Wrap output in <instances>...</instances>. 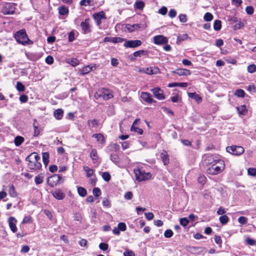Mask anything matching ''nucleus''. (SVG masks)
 <instances>
[{
	"label": "nucleus",
	"instance_id": "obj_50",
	"mask_svg": "<svg viewBox=\"0 0 256 256\" xmlns=\"http://www.w3.org/2000/svg\"><path fill=\"white\" fill-rule=\"evenodd\" d=\"M173 232L171 230H167L164 232V236L166 238H170L173 236Z\"/></svg>",
	"mask_w": 256,
	"mask_h": 256
},
{
	"label": "nucleus",
	"instance_id": "obj_60",
	"mask_svg": "<svg viewBox=\"0 0 256 256\" xmlns=\"http://www.w3.org/2000/svg\"><path fill=\"white\" fill-rule=\"evenodd\" d=\"M144 214L146 218L148 220H152L154 218V214L151 212H146Z\"/></svg>",
	"mask_w": 256,
	"mask_h": 256
},
{
	"label": "nucleus",
	"instance_id": "obj_16",
	"mask_svg": "<svg viewBox=\"0 0 256 256\" xmlns=\"http://www.w3.org/2000/svg\"><path fill=\"white\" fill-rule=\"evenodd\" d=\"M125 40V39L120 37H106L104 40V42H110L112 43L122 42Z\"/></svg>",
	"mask_w": 256,
	"mask_h": 256
},
{
	"label": "nucleus",
	"instance_id": "obj_9",
	"mask_svg": "<svg viewBox=\"0 0 256 256\" xmlns=\"http://www.w3.org/2000/svg\"><path fill=\"white\" fill-rule=\"evenodd\" d=\"M92 18L95 20L96 26H100L102 22V20H106V17L104 11H100L93 14Z\"/></svg>",
	"mask_w": 256,
	"mask_h": 256
},
{
	"label": "nucleus",
	"instance_id": "obj_61",
	"mask_svg": "<svg viewBox=\"0 0 256 256\" xmlns=\"http://www.w3.org/2000/svg\"><path fill=\"white\" fill-rule=\"evenodd\" d=\"M178 18L180 21L182 22H186L187 21L186 16L184 14H180Z\"/></svg>",
	"mask_w": 256,
	"mask_h": 256
},
{
	"label": "nucleus",
	"instance_id": "obj_5",
	"mask_svg": "<svg viewBox=\"0 0 256 256\" xmlns=\"http://www.w3.org/2000/svg\"><path fill=\"white\" fill-rule=\"evenodd\" d=\"M94 96L96 99L102 98L104 100H108L112 98L114 96L111 90L106 88H101L96 92Z\"/></svg>",
	"mask_w": 256,
	"mask_h": 256
},
{
	"label": "nucleus",
	"instance_id": "obj_56",
	"mask_svg": "<svg viewBox=\"0 0 256 256\" xmlns=\"http://www.w3.org/2000/svg\"><path fill=\"white\" fill-rule=\"evenodd\" d=\"M45 62L48 64H52L54 63V58L51 56H48L45 59Z\"/></svg>",
	"mask_w": 256,
	"mask_h": 256
},
{
	"label": "nucleus",
	"instance_id": "obj_25",
	"mask_svg": "<svg viewBox=\"0 0 256 256\" xmlns=\"http://www.w3.org/2000/svg\"><path fill=\"white\" fill-rule=\"evenodd\" d=\"M93 70V66L91 65H88L84 67L81 70H80V74L82 75H84L86 74H88L90 72Z\"/></svg>",
	"mask_w": 256,
	"mask_h": 256
},
{
	"label": "nucleus",
	"instance_id": "obj_7",
	"mask_svg": "<svg viewBox=\"0 0 256 256\" xmlns=\"http://www.w3.org/2000/svg\"><path fill=\"white\" fill-rule=\"evenodd\" d=\"M62 176L60 174H54L47 178V184L51 188H54L60 183Z\"/></svg>",
	"mask_w": 256,
	"mask_h": 256
},
{
	"label": "nucleus",
	"instance_id": "obj_17",
	"mask_svg": "<svg viewBox=\"0 0 256 256\" xmlns=\"http://www.w3.org/2000/svg\"><path fill=\"white\" fill-rule=\"evenodd\" d=\"M172 73L176 74L180 76H189L191 74L190 70L186 68H178L171 72Z\"/></svg>",
	"mask_w": 256,
	"mask_h": 256
},
{
	"label": "nucleus",
	"instance_id": "obj_1",
	"mask_svg": "<svg viewBox=\"0 0 256 256\" xmlns=\"http://www.w3.org/2000/svg\"><path fill=\"white\" fill-rule=\"evenodd\" d=\"M209 164L212 166L209 168V174H217L221 172L225 168L224 161L218 154H213L209 156Z\"/></svg>",
	"mask_w": 256,
	"mask_h": 256
},
{
	"label": "nucleus",
	"instance_id": "obj_55",
	"mask_svg": "<svg viewBox=\"0 0 256 256\" xmlns=\"http://www.w3.org/2000/svg\"><path fill=\"white\" fill-rule=\"evenodd\" d=\"M154 70H158V68H146V70H145V72L146 74H155V72L154 71Z\"/></svg>",
	"mask_w": 256,
	"mask_h": 256
},
{
	"label": "nucleus",
	"instance_id": "obj_34",
	"mask_svg": "<svg viewBox=\"0 0 256 256\" xmlns=\"http://www.w3.org/2000/svg\"><path fill=\"white\" fill-rule=\"evenodd\" d=\"M78 194L82 197H84L87 194V191L86 189L82 186L78 187Z\"/></svg>",
	"mask_w": 256,
	"mask_h": 256
},
{
	"label": "nucleus",
	"instance_id": "obj_6",
	"mask_svg": "<svg viewBox=\"0 0 256 256\" xmlns=\"http://www.w3.org/2000/svg\"><path fill=\"white\" fill-rule=\"evenodd\" d=\"M226 150L228 152L234 156H240L244 152V148L241 146H227Z\"/></svg>",
	"mask_w": 256,
	"mask_h": 256
},
{
	"label": "nucleus",
	"instance_id": "obj_44",
	"mask_svg": "<svg viewBox=\"0 0 256 256\" xmlns=\"http://www.w3.org/2000/svg\"><path fill=\"white\" fill-rule=\"evenodd\" d=\"M43 178L44 177L41 174H38V176H36L34 178V182L36 184H40L43 182Z\"/></svg>",
	"mask_w": 256,
	"mask_h": 256
},
{
	"label": "nucleus",
	"instance_id": "obj_64",
	"mask_svg": "<svg viewBox=\"0 0 256 256\" xmlns=\"http://www.w3.org/2000/svg\"><path fill=\"white\" fill-rule=\"evenodd\" d=\"M176 11L174 9H170L168 12V16L171 18L176 17Z\"/></svg>",
	"mask_w": 256,
	"mask_h": 256
},
{
	"label": "nucleus",
	"instance_id": "obj_22",
	"mask_svg": "<svg viewBox=\"0 0 256 256\" xmlns=\"http://www.w3.org/2000/svg\"><path fill=\"white\" fill-rule=\"evenodd\" d=\"M188 96L190 98L194 99L198 104L200 103L202 101V98L196 92H188Z\"/></svg>",
	"mask_w": 256,
	"mask_h": 256
},
{
	"label": "nucleus",
	"instance_id": "obj_57",
	"mask_svg": "<svg viewBox=\"0 0 256 256\" xmlns=\"http://www.w3.org/2000/svg\"><path fill=\"white\" fill-rule=\"evenodd\" d=\"M19 99L22 103H25L28 100V96L26 94H22L20 96Z\"/></svg>",
	"mask_w": 256,
	"mask_h": 256
},
{
	"label": "nucleus",
	"instance_id": "obj_13",
	"mask_svg": "<svg viewBox=\"0 0 256 256\" xmlns=\"http://www.w3.org/2000/svg\"><path fill=\"white\" fill-rule=\"evenodd\" d=\"M140 98L144 102L149 104L156 103V100L152 98L151 94L148 92H142L140 94Z\"/></svg>",
	"mask_w": 256,
	"mask_h": 256
},
{
	"label": "nucleus",
	"instance_id": "obj_49",
	"mask_svg": "<svg viewBox=\"0 0 256 256\" xmlns=\"http://www.w3.org/2000/svg\"><path fill=\"white\" fill-rule=\"evenodd\" d=\"M225 60L228 64H235L236 63V60L234 58L228 56L225 58Z\"/></svg>",
	"mask_w": 256,
	"mask_h": 256
},
{
	"label": "nucleus",
	"instance_id": "obj_2",
	"mask_svg": "<svg viewBox=\"0 0 256 256\" xmlns=\"http://www.w3.org/2000/svg\"><path fill=\"white\" fill-rule=\"evenodd\" d=\"M28 162L27 168L30 172H34L42 168L40 157L37 152H32L26 158Z\"/></svg>",
	"mask_w": 256,
	"mask_h": 256
},
{
	"label": "nucleus",
	"instance_id": "obj_4",
	"mask_svg": "<svg viewBox=\"0 0 256 256\" xmlns=\"http://www.w3.org/2000/svg\"><path fill=\"white\" fill-rule=\"evenodd\" d=\"M136 180L138 182L145 181L150 180L152 175L150 172H146L142 168L137 167L134 170Z\"/></svg>",
	"mask_w": 256,
	"mask_h": 256
},
{
	"label": "nucleus",
	"instance_id": "obj_52",
	"mask_svg": "<svg viewBox=\"0 0 256 256\" xmlns=\"http://www.w3.org/2000/svg\"><path fill=\"white\" fill-rule=\"evenodd\" d=\"M100 248L102 250H106L108 248V245L106 243L101 242L99 244Z\"/></svg>",
	"mask_w": 256,
	"mask_h": 256
},
{
	"label": "nucleus",
	"instance_id": "obj_35",
	"mask_svg": "<svg viewBox=\"0 0 256 256\" xmlns=\"http://www.w3.org/2000/svg\"><path fill=\"white\" fill-rule=\"evenodd\" d=\"M9 194L12 197H16L18 196V193L15 190V188L13 184H12L9 187L8 190Z\"/></svg>",
	"mask_w": 256,
	"mask_h": 256
},
{
	"label": "nucleus",
	"instance_id": "obj_62",
	"mask_svg": "<svg viewBox=\"0 0 256 256\" xmlns=\"http://www.w3.org/2000/svg\"><path fill=\"white\" fill-rule=\"evenodd\" d=\"M248 174L250 176H256V168H249L248 170Z\"/></svg>",
	"mask_w": 256,
	"mask_h": 256
},
{
	"label": "nucleus",
	"instance_id": "obj_21",
	"mask_svg": "<svg viewBox=\"0 0 256 256\" xmlns=\"http://www.w3.org/2000/svg\"><path fill=\"white\" fill-rule=\"evenodd\" d=\"M90 157L92 160L93 164H96L98 162L99 158L97 150L96 149L94 148L92 150L90 153Z\"/></svg>",
	"mask_w": 256,
	"mask_h": 256
},
{
	"label": "nucleus",
	"instance_id": "obj_32",
	"mask_svg": "<svg viewBox=\"0 0 256 256\" xmlns=\"http://www.w3.org/2000/svg\"><path fill=\"white\" fill-rule=\"evenodd\" d=\"M144 6V2L141 0H136L134 4V8L138 10H142Z\"/></svg>",
	"mask_w": 256,
	"mask_h": 256
},
{
	"label": "nucleus",
	"instance_id": "obj_46",
	"mask_svg": "<svg viewBox=\"0 0 256 256\" xmlns=\"http://www.w3.org/2000/svg\"><path fill=\"white\" fill-rule=\"evenodd\" d=\"M248 71L252 74L256 72V66L254 64H251L248 66Z\"/></svg>",
	"mask_w": 256,
	"mask_h": 256
},
{
	"label": "nucleus",
	"instance_id": "obj_29",
	"mask_svg": "<svg viewBox=\"0 0 256 256\" xmlns=\"http://www.w3.org/2000/svg\"><path fill=\"white\" fill-rule=\"evenodd\" d=\"M148 52L146 50H140L136 51L133 53V55L134 57H140L142 56H148Z\"/></svg>",
	"mask_w": 256,
	"mask_h": 256
},
{
	"label": "nucleus",
	"instance_id": "obj_39",
	"mask_svg": "<svg viewBox=\"0 0 256 256\" xmlns=\"http://www.w3.org/2000/svg\"><path fill=\"white\" fill-rule=\"evenodd\" d=\"M244 94L245 92L242 89H238L234 92V95L239 98H244Z\"/></svg>",
	"mask_w": 256,
	"mask_h": 256
},
{
	"label": "nucleus",
	"instance_id": "obj_33",
	"mask_svg": "<svg viewBox=\"0 0 256 256\" xmlns=\"http://www.w3.org/2000/svg\"><path fill=\"white\" fill-rule=\"evenodd\" d=\"M42 156L44 164L45 165V166H46L49 162V153L48 152H43Z\"/></svg>",
	"mask_w": 256,
	"mask_h": 256
},
{
	"label": "nucleus",
	"instance_id": "obj_3",
	"mask_svg": "<svg viewBox=\"0 0 256 256\" xmlns=\"http://www.w3.org/2000/svg\"><path fill=\"white\" fill-rule=\"evenodd\" d=\"M14 38L18 43L23 46L32 45L34 44L28 36L25 29H22L17 31L14 36Z\"/></svg>",
	"mask_w": 256,
	"mask_h": 256
},
{
	"label": "nucleus",
	"instance_id": "obj_8",
	"mask_svg": "<svg viewBox=\"0 0 256 256\" xmlns=\"http://www.w3.org/2000/svg\"><path fill=\"white\" fill-rule=\"evenodd\" d=\"M16 4L14 3L6 2L2 10V12L4 15L13 14L16 10Z\"/></svg>",
	"mask_w": 256,
	"mask_h": 256
},
{
	"label": "nucleus",
	"instance_id": "obj_63",
	"mask_svg": "<svg viewBox=\"0 0 256 256\" xmlns=\"http://www.w3.org/2000/svg\"><path fill=\"white\" fill-rule=\"evenodd\" d=\"M82 219V214L80 213L77 212L74 214V220L80 221Z\"/></svg>",
	"mask_w": 256,
	"mask_h": 256
},
{
	"label": "nucleus",
	"instance_id": "obj_24",
	"mask_svg": "<svg viewBox=\"0 0 256 256\" xmlns=\"http://www.w3.org/2000/svg\"><path fill=\"white\" fill-rule=\"evenodd\" d=\"M83 170L86 172V176L87 178H90L94 175V170L88 166H84Z\"/></svg>",
	"mask_w": 256,
	"mask_h": 256
},
{
	"label": "nucleus",
	"instance_id": "obj_47",
	"mask_svg": "<svg viewBox=\"0 0 256 256\" xmlns=\"http://www.w3.org/2000/svg\"><path fill=\"white\" fill-rule=\"evenodd\" d=\"M188 222L189 221L186 218H180V223L183 226H186L188 224Z\"/></svg>",
	"mask_w": 256,
	"mask_h": 256
},
{
	"label": "nucleus",
	"instance_id": "obj_12",
	"mask_svg": "<svg viewBox=\"0 0 256 256\" xmlns=\"http://www.w3.org/2000/svg\"><path fill=\"white\" fill-rule=\"evenodd\" d=\"M124 46L125 48H134L142 45V42L140 40H124Z\"/></svg>",
	"mask_w": 256,
	"mask_h": 256
},
{
	"label": "nucleus",
	"instance_id": "obj_43",
	"mask_svg": "<svg viewBox=\"0 0 256 256\" xmlns=\"http://www.w3.org/2000/svg\"><path fill=\"white\" fill-rule=\"evenodd\" d=\"M102 178L106 182H109L110 180L111 176L108 172H105L102 173Z\"/></svg>",
	"mask_w": 256,
	"mask_h": 256
},
{
	"label": "nucleus",
	"instance_id": "obj_20",
	"mask_svg": "<svg viewBox=\"0 0 256 256\" xmlns=\"http://www.w3.org/2000/svg\"><path fill=\"white\" fill-rule=\"evenodd\" d=\"M96 139V141L101 144H104L106 143V139L103 134L101 133L94 134L92 136Z\"/></svg>",
	"mask_w": 256,
	"mask_h": 256
},
{
	"label": "nucleus",
	"instance_id": "obj_45",
	"mask_svg": "<svg viewBox=\"0 0 256 256\" xmlns=\"http://www.w3.org/2000/svg\"><path fill=\"white\" fill-rule=\"evenodd\" d=\"M92 193L96 197H98L102 194L101 190L98 188H94L92 190Z\"/></svg>",
	"mask_w": 256,
	"mask_h": 256
},
{
	"label": "nucleus",
	"instance_id": "obj_41",
	"mask_svg": "<svg viewBox=\"0 0 256 256\" xmlns=\"http://www.w3.org/2000/svg\"><path fill=\"white\" fill-rule=\"evenodd\" d=\"M222 27L221 22L219 20H216L214 24V28L215 30H219Z\"/></svg>",
	"mask_w": 256,
	"mask_h": 256
},
{
	"label": "nucleus",
	"instance_id": "obj_10",
	"mask_svg": "<svg viewBox=\"0 0 256 256\" xmlns=\"http://www.w3.org/2000/svg\"><path fill=\"white\" fill-rule=\"evenodd\" d=\"M90 22V20L88 18L81 22L80 26L84 34H86L92 32Z\"/></svg>",
	"mask_w": 256,
	"mask_h": 256
},
{
	"label": "nucleus",
	"instance_id": "obj_48",
	"mask_svg": "<svg viewBox=\"0 0 256 256\" xmlns=\"http://www.w3.org/2000/svg\"><path fill=\"white\" fill-rule=\"evenodd\" d=\"M118 228L120 231H125L126 230V226L125 223L121 222H119L118 224Z\"/></svg>",
	"mask_w": 256,
	"mask_h": 256
},
{
	"label": "nucleus",
	"instance_id": "obj_18",
	"mask_svg": "<svg viewBox=\"0 0 256 256\" xmlns=\"http://www.w3.org/2000/svg\"><path fill=\"white\" fill-rule=\"evenodd\" d=\"M160 158L164 166L168 165L170 162L169 156L166 150H162L160 154Z\"/></svg>",
	"mask_w": 256,
	"mask_h": 256
},
{
	"label": "nucleus",
	"instance_id": "obj_11",
	"mask_svg": "<svg viewBox=\"0 0 256 256\" xmlns=\"http://www.w3.org/2000/svg\"><path fill=\"white\" fill-rule=\"evenodd\" d=\"M151 92H152L154 96L159 100H163L165 99V95L163 90L159 87H156L152 89Z\"/></svg>",
	"mask_w": 256,
	"mask_h": 256
},
{
	"label": "nucleus",
	"instance_id": "obj_28",
	"mask_svg": "<svg viewBox=\"0 0 256 256\" xmlns=\"http://www.w3.org/2000/svg\"><path fill=\"white\" fill-rule=\"evenodd\" d=\"M64 111L62 109L58 108L54 112V117L57 120H61L63 117Z\"/></svg>",
	"mask_w": 256,
	"mask_h": 256
},
{
	"label": "nucleus",
	"instance_id": "obj_14",
	"mask_svg": "<svg viewBox=\"0 0 256 256\" xmlns=\"http://www.w3.org/2000/svg\"><path fill=\"white\" fill-rule=\"evenodd\" d=\"M154 43L156 44H164L168 42V39L163 35H158L154 38Z\"/></svg>",
	"mask_w": 256,
	"mask_h": 256
},
{
	"label": "nucleus",
	"instance_id": "obj_31",
	"mask_svg": "<svg viewBox=\"0 0 256 256\" xmlns=\"http://www.w3.org/2000/svg\"><path fill=\"white\" fill-rule=\"evenodd\" d=\"M24 139L22 136H16L14 140V144L16 146H18L21 145L24 142Z\"/></svg>",
	"mask_w": 256,
	"mask_h": 256
},
{
	"label": "nucleus",
	"instance_id": "obj_36",
	"mask_svg": "<svg viewBox=\"0 0 256 256\" xmlns=\"http://www.w3.org/2000/svg\"><path fill=\"white\" fill-rule=\"evenodd\" d=\"M219 220L222 224L224 225L229 221V218L226 215H222L220 217Z\"/></svg>",
	"mask_w": 256,
	"mask_h": 256
},
{
	"label": "nucleus",
	"instance_id": "obj_27",
	"mask_svg": "<svg viewBox=\"0 0 256 256\" xmlns=\"http://www.w3.org/2000/svg\"><path fill=\"white\" fill-rule=\"evenodd\" d=\"M66 62L73 66H76L80 64L79 60L76 58H68Z\"/></svg>",
	"mask_w": 256,
	"mask_h": 256
},
{
	"label": "nucleus",
	"instance_id": "obj_37",
	"mask_svg": "<svg viewBox=\"0 0 256 256\" xmlns=\"http://www.w3.org/2000/svg\"><path fill=\"white\" fill-rule=\"evenodd\" d=\"M16 88L19 92H24L26 90L25 86L22 82H18L16 84Z\"/></svg>",
	"mask_w": 256,
	"mask_h": 256
},
{
	"label": "nucleus",
	"instance_id": "obj_54",
	"mask_svg": "<svg viewBox=\"0 0 256 256\" xmlns=\"http://www.w3.org/2000/svg\"><path fill=\"white\" fill-rule=\"evenodd\" d=\"M198 181L200 184L203 185L206 182V178L204 176H200L198 178Z\"/></svg>",
	"mask_w": 256,
	"mask_h": 256
},
{
	"label": "nucleus",
	"instance_id": "obj_58",
	"mask_svg": "<svg viewBox=\"0 0 256 256\" xmlns=\"http://www.w3.org/2000/svg\"><path fill=\"white\" fill-rule=\"evenodd\" d=\"M246 240V243L250 246H254L256 244V240L252 239L249 237L247 238Z\"/></svg>",
	"mask_w": 256,
	"mask_h": 256
},
{
	"label": "nucleus",
	"instance_id": "obj_38",
	"mask_svg": "<svg viewBox=\"0 0 256 256\" xmlns=\"http://www.w3.org/2000/svg\"><path fill=\"white\" fill-rule=\"evenodd\" d=\"M237 110L239 114L241 115H244L247 112L246 106L244 105H242L237 107Z\"/></svg>",
	"mask_w": 256,
	"mask_h": 256
},
{
	"label": "nucleus",
	"instance_id": "obj_40",
	"mask_svg": "<svg viewBox=\"0 0 256 256\" xmlns=\"http://www.w3.org/2000/svg\"><path fill=\"white\" fill-rule=\"evenodd\" d=\"M130 130L136 132L137 134L140 135L142 134L144 132L142 128L136 127V126H132L130 128Z\"/></svg>",
	"mask_w": 256,
	"mask_h": 256
},
{
	"label": "nucleus",
	"instance_id": "obj_23",
	"mask_svg": "<svg viewBox=\"0 0 256 256\" xmlns=\"http://www.w3.org/2000/svg\"><path fill=\"white\" fill-rule=\"evenodd\" d=\"M88 124L90 128H96L98 126L99 122L95 118L93 120H89L88 121Z\"/></svg>",
	"mask_w": 256,
	"mask_h": 256
},
{
	"label": "nucleus",
	"instance_id": "obj_30",
	"mask_svg": "<svg viewBox=\"0 0 256 256\" xmlns=\"http://www.w3.org/2000/svg\"><path fill=\"white\" fill-rule=\"evenodd\" d=\"M58 10L59 14L62 16L66 15L68 12V8L64 6H59Z\"/></svg>",
	"mask_w": 256,
	"mask_h": 256
},
{
	"label": "nucleus",
	"instance_id": "obj_42",
	"mask_svg": "<svg viewBox=\"0 0 256 256\" xmlns=\"http://www.w3.org/2000/svg\"><path fill=\"white\" fill-rule=\"evenodd\" d=\"M33 222V218L30 216H26L24 217L22 224H26L28 223H32Z\"/></svg>",
	"mask_w": 256,
	"mask_h": 256
},
{
	"label": "nucleus",
	"instance_id": "obj_26",
	"mask_svg": "<svg viewBox=\"0 0 256 256\" xmlns=\"http://www.w3.org/2000/svg\"><path fill=\"white\" fill-rule=\"evenodd\" d=\"M129 32H133L136 30H138L140 28V24H128L126 26Z\"/></svg>",
	"mask_w": 256,
	"mask_h": 256
},
{
	"label": "nucleus",
	"instance_id": "obj_19",
	"mask_svg": "<svg viewBox=\"0 0 256 256\" xmlns=\"http://www.w3.org/2000/svg\"><path fill=\"white\" fill-rule=\"evenodd\" d=\"M52 195L54 198L58 200H62L65 197L64 194L60 189L56 190L53 193Z\"/></svg>",
	"mask_w": 256,
	"mask_h": 256
},
{
	"label": "nucleus",
	"instance_id": "obj_15",
	"mask_svg": "<svg viewBox=\"0 0 256 256\" xmlns=\"http://www.w3.org/2000/svg\"><path fill=\"white\" fill-rule=\"evenodd\" d=\"M16 222H17L16 219L13 216H10L8 219V223L9 227H10V230L13 232H16V231L18 230L16 226Z\"/></svg>",
	"mask_w": 256,
	"mask_h": 256
},
{
	"label": "nucleus",
	"instance_id": "obj_53",
	"mask_svg": "<svg viewBox=\"0 0 256 256\" xmlns=\"http://www.w3.org/2000/svg\"><path fill=\"white\" fill-rule=\"evenodd\" d=\"M238 222L242 224H246L248 222V218L245 216H240L238 218Z\"/></svg>",
	"mask_w": 256,
	"mask_h": 256
},
{
	"label": "nucleus",
	"instance_id": "obj_51",
	"mask_svg": "<svg viewBox=\"0 0 256 256\" xmlns=\"http://www.w3.org/2000/svg\"><path fill=\"white\" fill-rule=\"evenodd\" d=\"M34 136H38L40 132V130L38 126L35 125L34 124Z\"/></svg>",
	"mask_w": 256,
	"mask_h": 256
},
{
	"label": "nucleus",
	"instance_id": "obj_59",
	"mask_svg": "<svg viewBox=\"0 0 256 256\" xmlns=\"http://www.w3.org/2000/svg\"><path fill=\"white\" fill-rule=\"evenodd\" d=\"M133 194L132 192H128L124 194V198L126 200H130L132 198Z\"/></svg>",
	"mask_w": 256,
	"mask_h": 256
}]
</instances>
